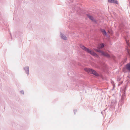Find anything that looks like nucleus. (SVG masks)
Returning a JSON list of instances; mask_svg holds the SVG:
<instances>
[{
	"mask_svg": "<svg viewBox=\"0 0 130 130\" xmlns=\"http://www.w3.org/2000/svg\"><path fill=\"white\" fill-rule=\"evenodd\" d=\"M23 70L28 75L29 74V67L26 66L23 68Z\"/></svg>",
	"mask_w": 130,
	"mask_h": 130,
	"instance_id": "nucleus-6",
	"label": "nucleus"
},
{
	"mask_svg": "<svg viewBox=\"0 0 130 130\" xmlns=\"http://www.w3.org/2000/svg\"><path fill=\"white\" fill-rule=\"evenodd\" d=\"M18 17H14L13 18V20H14L16 19V18H17Z\"/></svg>",
	"mask_w": 130,
	"mask_h": 130,
	"instance_id": "nucleus-20",
	"label": "nucleus"
},
{
	"mask_svg": "<svg viewBox=\"0 0 130 130\" xmlns=\"http://www.w3.org/2000/svg\"><path fill=\"white\" fill-rule=\"evenodd\" d=\"M80 46L82 49L86 51L88 53H89L92 56L96 57L97 58L99 57L98 55L94 52L92 51L91 50L89 49V48H87L83 45L80 44Z\"/></svg>",
	"mask_w": 130,
	"mask_h": 130,
	"instance_id": "nucleus-2",
	"label": "nucleus"
},
{
	"mask_svg": "<svg viewBox=\"0 0 130 130\" xmlns=\"http://www.w3.org/2000/svg\"><path fill=\"white\" fill-rule=\"evenodd\" d=\"M72 15H69V16H70V15H71V16H72Z\"/></svg>",
	"mask_w": 130,
	"mask_h": 130,
	"instance_id": "nucleus-21",
	"label": "nucleus"
},
{
	"mask_svg": "<svg viewBox=\"0 0 130 130\" xmlns=\"http://www.w3.org/2000/svg\"><path fill=\"white\" fill-rule=\"evenodd\" d=\"M72 5V7L73 10L74 9L75 10L76 12H79L80 11H82L80 8L78 7V6H75L73 4Z\"/></svg>",
	"mask_w": 130,
	"mask_h": 130,
	"instance_id": "nucleus-5",
	"label": "nucleus"
},
{
	"mask_svg": "<svg viewBox=\"0 0 130 130\" xmlns=\"http://www.w3.org/2000/svg\"><path fill=\"white\" fill-rule=\"evenodd\" d=\"M83 12L85 14V15H86L87 16H92L90 14V13H88V12H86V11H84Z\"/></svg>",
	"mask_w": 130,
	"mask_h": 130,
	"instance_id": "nucleus-10",
	"label": "nucleus"
},
{
	"mask_svg": "<svg viewBox=\"0 0 130 130\" xmlns=\"http://www.w3.org/2000/svg\"><path fill=\"white\" fill-rule=\"evenodd\" d=\"M105 46V44L103 43L100 44L97 47L98 49L94 48V50L96 52L101 53V55L107 57L108 58L110 57V55L107 53H105L104 51H102L100 50L103 48Z\"/></svg>",
	"mask_w": 130,
	"mask_h": 130,
	"instance_id": "nucleus-1",
	"label": "nucleus"
},
{
	"mask_svg": "<svg viewBox=\"0 0 130 130\" xmlns=\"http://www.w3.org/2000/svg\"><path fill=\"white\" fill-rule=\"evenodd\" d=\"M85 71L89 73L92 74L96 76H99V74L97 73L93 69L89 68H86L84 69Z\"/></svg>",
	"mask_w": 130,
	"mask_h": 130,
	"instance_id": "nucleus-3",
	"label": "nucleus"
},
{
	"mask_svg": "<svg viewBox=\"0 0 130 130\" xmlns=\"http://www.w3.org/2000/svg\"><path fill=\"white\" fill-rule=\"evenodd\" d=\"M68 1L69 4H70L73 2V0H68Z\"/></svg>",
	"mask_w": 130,
	"mask_h": 130,
	"instance_id": "nucleus-15",
	"label": "nucleus"
},
{
	"mask_svg": "<svg viewBox=\"0 0 130 130\" xmlns=\"http://www.w3.org/2000/svg\"><path fill=\"white\" fill-rule=\"evenodd\" d=\"M113 103L114 104H115L116 103V100H114V101H113V102H111V104H113Z\"/></svg>",
	"mask_w": 130,
	"mask_h": 130,
	"instance_id": "nucleus-14",
	"label": "nucleus"
},
{
	"mask_svg": "<svg viewBox=\"0 0 130 130\" xmlns=\"http://www.w3.org/2000/svg\"><path fill=\"white\" fill-rule=\"evenodd\" d=\"M126 60H127V59L126 58V59H125V60L126 61Z\"/></svg>",
	"mask_w": 130,
	"mask_h": 130,
	"instance_id": "nucleus-22",
	"label": "nucleus"
},
{
	"mask_svg": "<svg viewBox=\"0 0 130 130\" xmlns=\"http://www.w3.org/2000/svg\"><path fill=\"white\" fill-rule=\"evenodd\" d=\"M108 2L118 4V2L117 0H107Z\"/></svg>",
	"mask_w": 130,
	"mask_h": 130,
	"instance_id": "nucleus-7",
	"label": "nucleus"
},
{
	"mask_svg": "<svg viewBox=\"0 0 130 130\" xmlns=\"http://www.w3.org/2000/svg\"><path fill=\"white\" fill-rule=\"evenodd\" d=\"M121 79L119 77H118L117 79V81H120V80Z\"/></svg>",
	"mask_w": 130,
	"mask_h": 130,
	"instance_id": "nucleus-16",
	"label": "nucleus"
},
{
	"mask_svg": "<svg viewBox=\"0 0 130 130\" xmlns=\"http://www.w3.org/2000/svg\"><path fill=\"white\" fill-rule=\"evenodd\" d=\"M127 70L129 73H130V62L127 63L123 68V71L124 72H126Z\"/></svg>",
	"mask_w": 130,
	"mask_h": 130,
	"instance_id": "nucleus-4",
	"label": "nucleus"
},
{
	"mask_svg": "<svg viewBox=\"0 0 130 130\" xmlns=\"http://www.w3.org/2000/svg\"><path fill=\"white\" fill-rule=\"evenodd\" d=\"M127 53L128 56H130V50L128 49H127Z\"/></svg>",
	"mask_w": 130,
	"mask_h": 130,
	"instance_id": "nucleus-13",
	"label": "nucleus"
},
{
	"mask_svg": "<svg viewBox=\"0 0 130 130\" xmlns=\"http://www.w3.org/2000/svg\"><path fill=\"white\" fill-rule=\"evenodd\" d=\"M20 92L22 94H24V92L23 90H21L20 91Z\"/></svg>",
	"mask_w": 130,
	"mask_h": 130,
	"instance_id": "nucleus-18",
	"label": "nucleus"
},
{
	"mask_svg": "<svg viewBox=\"0 0 130 130\" xmlns=\"http://www.w3.org/2000/svg\"><path fill=\"white\" fill-rule=\"evenodd\" d=\"M125 96V91H124L121 96V99L122 101L124 100Z\"/></svg>",
	"mask_w": 130,
	"mask_h": 130,
	"instance_id": "nucleus-11",
	"label": "nucleus"
},
{
	"mask_svg": "<svg viewBox=\"0 0 130 130\" xmlns=\"http://www.w3.org/2000/svg\"><path fill=\"white\" fill-rule=\"evenodd\" d=\"M60 36L62 39L65 40H66L67 39V38L66 36L61 32H60Z\"/></svg>",
	"mask_w": 130,
	"mask_h": 130,
	"instance_id": "nucleus-8",
	"label": "nucleus"
},
{
	"mask_svg": "<svg viewBox=\"0 0 130 130\" xmlns=\"http://www.w3.org/2000/svg\"><path fill=\"white\" fill-rule=\"evenodd\" d=\"M89 19L92 20L95 23H97V21L96 20L94 19L93 17H88Z\"/></svg>",
	"mask_w": 130,
	"mask_h": 130,
	"instance_id": "nucleus-12",
	"label": "nucleus"
},
{
	"mask_svg": "<svg viewBox=\"0 0 130 130\" xmlns=\"http://www.w3.org/2000/svg\"><path fill=\"white\" fill-rule=\"evenodd\" d=\"M100 30L104 35L105 36H107V33L105 29H100Z\"/></svg>",
	"mask_w": 130,
	"mask_h": 130,
	"instance_id": "nucleus-9",
	"label": "nucleus"
},
{
	"mask_svg": "<svg viewBox=\"0 0 130 130\" xmlns=\"http://www.w3.org/2000/svg\"><path fill=\"white\" fill-rule=\"evenodd\" d=\"M77 111V110H74V113L75 114Z\"/></svg>",
	"mask_w": 130,
	"mask_h": 130,
	"instance_id": "nucleus-19",
	"label": "nucleus"
},
{
	"mask_svg": "<svg viewBox=\"0 0 130 130\" xmlns=\"http://www.w3.org/2000/svg\"><path fill=\"white\" fill-rule=\"evenodd\" d=\"M111 83L113 85V88H114V82H113V81H111Z\"/></svg>",
	"mask_w": 130,
	"mask_h": 130,
	"instance_id": "nucleus-17",
	"label": "nucleus"
}]
</instances>
